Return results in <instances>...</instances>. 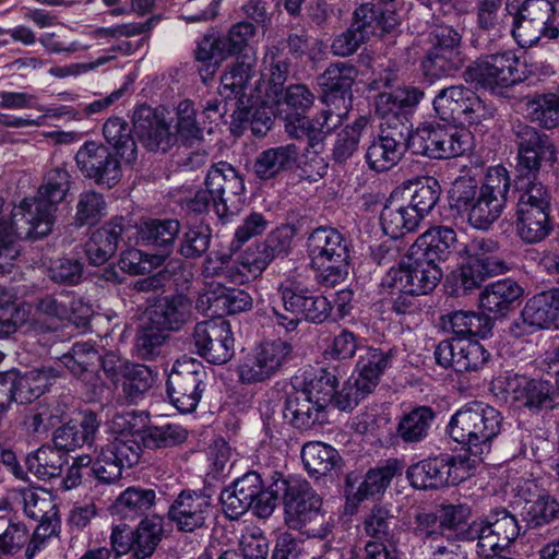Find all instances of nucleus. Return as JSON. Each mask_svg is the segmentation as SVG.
<instances>
[{"instance_id":"obj_4","label":"nucleus","mask_w":559,"mask_h":559,"mask_svg":"<svg viewBox=\"0 0 559 559\" xmlns=\"http://www.w3.org/2000/svg\"><path fill=\"white\" fill-rule=\"evenodd\" d=\"M277 473H274L272 484L265 488L260 474L248 472L234 480L221 492L223 512L230 520H237L249 509L259 518H269L278 499L274 491Z\"/></svg>"},{"instance_id":"obj_44","label":"nucleus","mask_w":559,"mask_h":559,"mask_svg":"<svg viewBox=\"0 0 559 559\" xmlns=\"http://www.w3.org/2000/svg\"><path fill=\"white\" fill-rule=\"evenodd\" d=\"M164 520L158 515L141 520L133 534V556L136 559L151 557L162 540Z\"/></svg>"},{"instance_id":"obj_3","label":"nucleus","mask_w":559,"mask_h":559,"mask_svg":"<svg viewBox=\"0 0 559 559\" xmlns=\"http://www.w3.org/2000/svg\"><path fill=\"white\" fill-rule=\"evenodd\" d=\"M502 416L481 402H473L455 412L449 423L453 440L468 448L474 456L489 452L492 439L501 431Z\"/></svg>"},{"instance_id":"obj_8","label":"nucleus","mask_w":559,"mask_h":559,"mask_svg":"<svg viewBox=\"0 0 559 559\" xmlns=\"http://www.w3.org/2000/svg\"><path fill=\"white\" fill-rule=\"evenodd\" d=\"M433 109L447 122L480 124L493 117L495 109L485 104L473 91L453 85L439 91L433 98Z\"/></svg>"},{"instance_id":"obj_2","label":"nucleus","mask_w":559,"mask_h":559,"mask_svg":"<svg viewBox=\"0 0 559 559\" xmlns=\"http://www.w3.org/2000/svg\"><path fill=\"white\" fill-rule=\"evenodd\" d=\"M276 475L274 491L284 501L285 522L288 527L307 537H326L332 532L333 520L322 509L321 497L305 479Z\"/></svg>"},{"instance_id":"obj_12","label":"nucleus","mask_w":559,"mask_h":559,"mask_svg":"<svg viewBox=\"0 0 559 559\" xmlns=\"http://www.w3.org/2000/svg\"><path fill=\"white\" fill-rule=\"evenodd\" d=\"M510 186L509 173L503 166L488 168L480 199L472 213H468V224L476 229H488L501 216Z\"/></svg>"},{"instance_id":"obj_57","label":"nucleus","mask_w":559,"mask_h":559,"mask_svg":"<svg viewBox=\"0 0 559 559\" xmlns=\"http://www.w3.org/2000/svg\"><path fill=\"white\" fill-rule=\"evenodd\" d=\"M405 191H408V206L414 209L415 213H418L419 217L423 218L438 203L441 188L437 179L426 177L412 187L406 188Z\"/></svg>"},{"instance_id":"obj_31","label":"nucleus","mask_w":559,"mask_h":559,"mask_svg":"<svg viewBox=\"0 0 559 559\" xmlns=\"http://www.w3.org/2000/svg\"><path fill=\"white\" fill-rule=\"evenodd\" d=\"M523 293V288L511 278L493 282L480 293V308L495 318L504 317L519 302Z\"/></svg>"},{"instance_id":"obj_47","label":"nucleus","mask_w":559,"mask_h":559,"mask_svg":"<svg viewBox=\"0 0 559 559\" xmlns=\"http://www.w3.org/2000/svg\"><path fill=\"white\" fill-rule=\"evenodd\" d=\"M445 464L443 456L423 460L412 465L407 471V477L414 488L438 489L447 486L444 476Z\"/></svg>"},{"instance_id":"obj_62","label":"nucleus","mask_w":559,"mask_h":559,"mask_svg":"<svg viewBox=\"0 0 559 559\" xmlns=\"http://www.w3.org/2000/svg\"><path fill=\"white\" fill-rule=\"evenodd\" d=\"M396 526V519L389 507L373 506L364 520V532L367 536L380 542L390 540Z\"/></svg>"},{"instance_id":"obj_54","label":"nucleus","mask_w":559,"mask_h":559,"mask_svg":"<svg viewBox=\"0 0 559 559\" xmlns=\"http://www.w3.org/2000/svg\"><path fill=\"white\" fill-rule=\"evenodd\" d=\"M358 76L357 68L348 62L331 63L322 74L318 76V84L325 94H347Z\"/></svg>"},{"instance_id":"obj_22","label":"nucleus","mask_w":559,"mask_h":559,"mask_svg":"<svg viewBox=\"0 0 559 559\" xmlns=\"http://www.w3.org/2000/svg\"><path fill=\"white\" fill-rule=\"evenodd\" d=\"M559 320V295L556 292H543L530 298L521 319L510 325V333L515 337L532 334L538 330L550 329Z\"/></svg>"},{"instance_id":"obj_19","label":"nucleus","mask_w":559,"mask_h":559,"mask_svg":"<svg viewBox=\"0 0 559 559\" xmlns=\"http://www.w3.org/2000/svg\"><path fill=\"white\" fill-rule=\"evenodd\" d=\"M435 357L439 366L463 373L481 370L489 361L490 353L477 341L456 338L440 342Z\"/></svg>"},{"instance_id":"obj_30","label":"nucleus","mask_w":559,"mask_h":559,"mask_svg":"<svg viewBox=\"0 0 559 559\" xmlns=\"http://www.w3.org/2000/svg\"><path fill=\"white\" fill-rule=\"evenodd\" d=\"M33 224L27 219H15L14 210L12 211V223L10 225L0 226V275H8L16 267V262L21 254L19 240L22 237H43L38 235L35 228H31Z\"/></svg>"},{"instance_id":"obj_36","label":"nucleus","mask_w":559,"mask_h":559,"mask_svg":"<svg viewBox=\"0 0 559 559\" xmlns=\"http://www.w3.org/2000/svg\"><path fill=\"white\" fill-rule=\"evenodd\" d=\"M179 230L180 224L176 219H150L136 226L133 242L160 248L162 252L158 254H165L166 259L173 250Z\"/></svg>"},{"instance_id":"obj_20","label":"nucleus","mask_w":559,"mask_h":559,"mask_svg":"<svg viewBox=\"0 0 559 559\" xmlns=\"http://www.w3.org/2000/svg\"><path fill=\"white\" fill-rule=\"evenodd\" d=\"M424 92L415 86L399 87L392 92L380 93L376 98V115L382 120L380 129L394 130L397 126L412 129L408 112L423 99Z\"/></svg>"},{"instance_id":"obj_49","label":"nucleus","mask_w":559,"mask_h":559,"mask_svg":"<svg viewBox=\"0 0 559 559\" xmlns=\"http://www.w3.org/2000/svg\"><path fill=\"white\" fill-rule=\"evenodd\" d=\"M435 413L430 407L417 406L401 417L396 433L404 442H419L427 437Z\"/></svg>"},{"instance_id":"obj_50","label":"nucleus","mask_w":559,"mask_h":559,"mask_svg":"<svg viewBox=\"0 0 559 559\" xmlns=\"http://www.w3.org/2000/svg\"><path fill=\"white\" fill-rule=\"evenodd\" d=\"M401 474L402 466L397 460H389L384 465L371 468L359 485L355 498L362 501L369 497L383 493L392 479Z\"/></svg>"},{"instance_id":"obj_9","label":"nucleus","mask_w":559,"mask_h":559,"mask_svg":"<svg viewBox=\"0 0 559 559\" xmlns=\"http://www.w3.org/2000/svg\"><path fill=\"white\" fill-rule=\"evenodd\" d=\"M206 371L201 361L183 356L178 359L168 376L167 394L181 413L193 412L205 388Z\"/></svg>"},{"instance_id":"obj_46","label":"nucleus","mask_w":559,"mask_h":559,"mask_svg":"<svg viewBox=\"0 0 559 559\" xmlns=\"http://www.w3.org/2000/svg\"><path fill=\"white\" fill-rule=\"evenodd\" d=\"M519 237L527 243L544 240L551 231L550 211H515Z\"/></svg>"},{"instance_id":"obj_39","label":"nucleus","mask_w":559,"mask_h":559,"mask_svg":"<svg viewBox=\"0 0 559 559\" xmlns=\"http://www.w3.org/2000/svg\"><path fill=\"white\" fill-rule=\"evenodd\" d=\"M156 503L154 489L131 486L124 489L111 506V513L122 519L135 520L148 512Z\"/></svg>"},{"instance_id":"obj_61","label":"nucleus","mask_w":559,"mask_h":559,"mask_svg":"<svg viewBox=\"0 0 559 559\" xmlns=\"http://www.w3.org/2000/svg\"><path fill=\"white\" fill-rule=\"evenodd\" d=\"M368 124L369 118L360 116L353 124L345 127L337 133L332 151V156L335 162L344 163L356 153L362 132Z\"/></svg>"},{"instance_id":"obj_40","label":"nucleus","mask_w":559,"mask_h":559,"mask_svg":"<svg viewBox=\"0 0 559 559\" xmlns=\"http://www.w3.org/2000/svg\"><path fill=\"white\" fill-rule=\"evenodd\" d=\"M456 242V233L444 226L428 229L420 235L413 248L421 257L432 262L445 260Z\"/></svg>"},{"instance_id":"obj_43","label":"nucleus","mask_w":559,"mask_h":559,"mask_svg":"<svg viewBox=\"0 0 559 559\" xmlns=\"http://www.w3.org/2000/svg\"><path fill=\"white\" fill-rule=\"evenodd\" d=\"M122 374V393L127 403L135 404L153 386L155 376L145 365L126 362Z\"/></svg>"},{"instance_id":"obj_45","label":"nucleus","mask_w":559,"mask_h":559,"mask_svg":"<svg viewBox=\"0 0 559 559\" xmlns=\"http://www.w3.org/2000/svg\"><path fill=\"white\" fill-rule=\"evenodd\" d=\"M259 44L258 29L249 22H238L228 32L221 36V49L227 57L233 55L254 53Z\"/></svg>"},{"instance_id":"obj_53","label":"nucleus","mask_w":559,"mask_h":559,"mask_svg":"<svg viewBox=\"0 0 559 559\" xmlns=\"http://www.w3.org/2000/svg\"><path fill=\"white\" fill-rule=\"evenodd\" d=\"M355 21L352 26L365 33L367 37L370 34H382L389 32L395 26V17L392 12H384L381 8L372 3H362L355 10Z\"/></svg>"},{"instance_id":"obj_56","label":"nucleus","mask_w":559,"mask_h":559,"mask_svg":"<svg viewBox=\"0 0 559 559\" xmlns=\"http://www.w3.org/2000/svg\"><path fill=\"white\" fill-rule=\"evenodd\" d=\"M526 114L547 129L559 126V84L556 93L537 95L526 103Z\"/></svg>"},{"instance_id":"obj_13","label":"nucleus","mask_w":559,"mask_h":559,"mask_svg":"<svg viewBox=\"0 0 559 559\" xmlns=\"http://www.w3.org/2000/svg\"><path fill=\"white\" fill-rule=\"evenodd\" d=\"M193 343L198 354L214 365L229 361L235 354V341L230 325L222 317L197 323Z\"/></svg>"},{"instance_id":"obj_6","label":"nucleus","mask_w":559,"mask_h":559,"mask_svg":"<svg viewBox=\"0 0 559 559\" xmlns=\"http://www.w3.org/2000/svg\"><path fill=\"white\" fill-rule=\"evenodd\" d=\"M555 8L548 0H525L513 17L512 35L523 47L548 43L559 36L555 24Z\"/></svg>"},{"instance_id":"obj_15","label":"nucleus","mask_w":559,"mask_h":559,"mask_svg":"<svg viewBox=\"0 0 559 559\" xmlns=\"http://www.w3.org/2000/svg\"><path fill=\"white\" fill-rule=\"evenodd\" d=\"M342 115L335 114L331 109H324L320 115L312 120L305 117H297L295 120L286 123L287 133L296 139H306L307 147L316 154L312 159L316 164V176L323 177L328 171V164L319 156L323 150V140L326 134L332 132L336 127L342 123Z\"/></svg>"},{"instance_id":"obj_23","label":"nucleus","mask_w":559,"mask_h":559,"mask_svg":"<svg viewBox=\"0 0 559 559\" xmlns=\"http://www.w3.org/2000/svg\"><path fill=\"white\" fill-rule=\"evenodd\" d=\"M309 288L296 276H288L278 284L277 294L281 305L272 307L277 325L286 331H294L301 322Z\"/></svg>"},{"instance_id":"obj_10","label":"nucleus","mask_w":559,"mask_h":559,"mask_svg":"<svg viewBox=\"0 0 559 559\" xmlns=\"http://www.w3.org/2000/svg\"><path fill=\"white\" fill-rule=\"evenodd\" d=\"M292 352V345L282 340L260 344L239 361V382L248 385L271 379L290 359Z\"/></svg>"},{"instance_id":"obj_16","label":"nucleus","mask_w":559,"mask_h":559,"mask_svg":"<svg viewBox=\"0 0 559 559\" xmlns=\"http://www.w3.org/2000/svg\"><path fill=\"white\" fill-rule=\"evenodd\" d=\"M205 187L213 194V207L219 217H227L237 211V203L245 192V182L239 171L227 162L211 166Z\"/></svg>"},{"instance_id":"obj_34","label":"nucleus","mask_w":559,"mask_h":559,"mask_svg":"<svg viewBox=\"0 0 559 559\" xmlns=\"http://www.w3.org/2000/svg\"><path fill=\"white\" fill-rule=\"evenodd\" d=\"M298 156L299 148L293 143L266 148L254 160V174L261 180L275 178L290 169Z\"/></svg>"},{"instance_id":"obj_14","label":"nucleus","mask_w":559,"mask_h":559,"mask_svg":"<svg viewBox=\"0 0 559 559\" xmlns=\"http://www.w3.org/2000/svg\"><path fill=\"white\" fill-rule=\"evenodd\" d=\"M430 37L432 47L421 63L425 75L440 78L457 70L463 64L461 35L451 26L439 25Z\"/></svg>"},{"instance_id":"obj_42","label":"nucleus","mask_w":559,"mask_h":559,"mask_svg":"<svg viewBox=\"0 0 559 559\" xmlns=\"http://www.w3.org/2000/svg\"><path fill=\"white\" fill-rule=\"evenodd\" d=\"M301 459L308 473L316 477L328 475L341 460L334 448L320 441L304 444Z\"/></svg>"},{"instance_id":"obj_37","label":"nucleus","mask_w":559,"mask_h":559,"mask_svg":"<svg viewBox=\"0 0 559 559\" xmlns=\"http://www.w3.org/2000/svg\"><path fill=\"white\" fill-rule=\"evenodd\" d=\"M310 259L349 257L348 241L333 227H318L307 239Z\"/></svg>"},{"instance_id":"obj_1","label":"nucleus","mask_w":559,"mask_h":559,"mask_svg":"<svg viewBox=\"0 0 559 559\" xmlns=\"http://www.w3.org/2000/svg\"><path fill=\"white\" fill-rule=\"evenodd\" d=\"M513 131L519 146L520 170L516 211H550V191L537 179V173L543 162L555 160V146L547 135L539 134L531 126L519 122Z\"/></svg>"},{"instance_id":"obj_60","label":"nucleus","mask_w":559,"mask_h":559,"mask_svg":"<svg viewBox=\"0 0 559 559\" xmlns=\"http://www.w3.org/2000/svg\"><path fill=\"white\" fill-rule=\"evenodd\" d=\"M390 353L378 348H368L360 356L357 364V374L354 377L373 390L379 382L380 376L390 366Z\"/></svg>"},{"instance_id":"obj_24","label":"nucleus","mask_w":559,"mask_h":559,"mask_svg":"<svg viewBox=\"0 0 559 559\" xmlns=\"http://www.w3.org/2000/svg\"><path fill=\"white\" fill-rule=\"evenodd\" d=\"M394 130L380 129V134L369 146L366 153L368 166L378 173L393 168L402 158L407 147L406 128L397 126Z\"/></svg>"},{"instance_id":"obj_5","label":"nucleus","mask_w":559,"mask_h":559,"mask_svg":"<svg viewBox=\"0 0 559 559\" xmlns=\"http://www.w3.org/2000/svg\"><path fill=\"white\" fill-rule=\"evenodd\" d=\"M71 186V176L61 165L48 170L38 189L37 197L24 199L14 207V217L27 219L38 235H48L53 224L56 204L64 200Z\"/></svg>"},{"instance_id":"obj_17","label":"nucleus","mask_w":559,"mask_h":559,"mask_svg":"<svg viewBox=\"0 0 559 559\" xmlns=\"http://www.w3.org/2000/svg\"><path fill=\"white\" fill-rule=\"evenodd\" d=\"M474 539L481 557L498 555L508 548L520 534L518 520L506 509L493 510L485 523H477Z\"/></svg>"},{"instance_id":"obj_52","label":"nucleus","mask_w":559,"mask_h":559,"mask_svg":"<svg viewBox=\"0 0 559 559\" xmlns=\"http://www.w3.org/2000/svg\"><path fill=\"white\" fill-rule=\"evenodd\" d=\"M442 319L457 336L485 337L492 329L491 320L487 316L475 311L459 310L444 316Z\"/></svg>"},{"instance_id":"obj_11","label":"nucleus","mask_w":559,"mask_h":559,"mask_svg":"<svg viewBox=\"0 0 559 559\" xmlns=\"http://www.w3.org/2000/svg\"><path fill=\"white\" fill-rule=\"evenodd\" d=\"M465 79L492 93H501L522 81L520 60L510 50L487 55L465 71Z\"/></svg>"},{"instance_id":"obj_33","label":"nucleus","mask_w":559,"mask_h":559,"mask_svg":"<svg viewBox=\"0 0 559 559\" xmlns=\"http://www.w3.org/2000/svg\"><path fill=\"white\" fill-rule=\"evenodd\" d=\"M257 56L243 53L228 66L221 75L218 92L226 99H238L243 104V97L250 80L254 75Z\"/></svg>"},{"instance_id":"obj_28","label":"nucleus","mask_w":559,"mask_h":559,"mask_svg":"<svg viewBox=\"0 0 559 559\" xmlns=\"http://www.w3.org/2000/svg\"><path fill=\"white\" fill-rule=\"evenodd\" d=\"M511 386L512 400L531 412L552 409L558 393L549 381L514 377Z\"/></svg>"},{"instance_id":"obj_35","label":"nucleus","mask_w":559,"mask_h":559,"mask_svg":"<svg viewBox=\"0 0 559 559\" xmlns=\"http://www.w3.org/2000/svg\"><path fill=\"white\" fill-rule=\"evenodd\" d=\"M150 321L163 331L179 330L191 316V302L182 295L165 298L150 311Z\"/></svg>"},{"instance_id":"obj_64","label":"nucleus","mask_w":559,"mask_h":559,"mask_svg":"<svg viewBox=\"0 0 559 559\" xmlns=\"http://www.w3.org/2000/svg\"><path fill=\"white\" fill-rule=\"evenodd\" d=\"M206 300L211 307L215 308V312L223 310L228 314L248 311L253 305L251 296L238 288L219 287L217 293H213V296L207 295Z\"/></svg>"},{"instance_id":"obj_26","label":"nucleus","mask_w":559,"mask_h":559,"mask_svg":"<svg viewBox=\"0 0 559 559\" xmlns=\"http://www.w3.org/2000/svg\"><path fill=\"white\" fill-rule=\"evenodd\" d=\"M60 376V364L34 368L23 374L8 372L4 374L12 386L14 401L21 404L31 403L41 396L48 386Z\"/></svg>"},{"instance_id":"obj_29","label":"nucleus","mask_w":559,"mask_h":559,"mask_svg":"<svg viewBox=\"0 0 559 559\" xmlns=\"http://www.w3.org/2000/svg\"><path fill=\"white\" fill-rule=\"evenodd\" d=\"M404 192H393L385 202L380 221L385 235L399 238L414 231L420 222L418 213L403 200Z\"/></svg>"},{"instance_id":"obj_7","label":"nucleus","mask_w":559,"mask_h":559,"mask_svg":"<svg viewBox=\"0 0 559 559\" xmlns=\"http://www.w3.org/2000/svg\"><path fill=\"white\" fill-rule=\"evenodd\" d=\"M442 277L437 262L427 260L413 251L406 260L386 273L383 285L397 293L419 296L432 292Z\"/></svg>"},{"instance_id":"obj_51","label":"nucleus","mask_w":559,"mask_h":559,"mask_svg":"<svg viewBox=\"0 0 559 559\" xmlns=\"http://www.w3.org/2000/svg\"><path fill=\"white\" fill-rule=\"evenodd\" d=\"M483 192V183L479 185L478 180L469 175L460 176L456 178L449 190V202L452 209L466 216L468 221V213L478 203Z\"/></svg>"},{"instance_id":"obj_25","label":"nucleus","mask_w":559,"mask_h":559,"mask_svg":"<svg viewBox=\"0 0 559 559\" xmlns=\"http://www.w3.org/2000/svg\"><path fill=\"white\" fill-rule=\"evenodd\" d=\"M133 129L140 142L150 151H166L175 141L163 112L142 105L133 114Z\"/></svg>"},{"instance_id":"obj_32","label":"nucleus","mask_w":559,"mask_h":559,"mask_svg":"<svg viewBox=\"0 0 559 559\" xmlns=\"http://www.w3.org/2000/svg\"><path fill=\"white\" fill-rule=\"evenodd\" d=\"M325 411L324 407H318L309 395L295 385L294 391L287 395L283 415L295 428L310 429L326 420Z\"/></svg>"},{"instance_id":"obj_55","label":"nucleus","mask_w":559,"mask_h":559,"mask_svg":"<svg viewBox=\"0 0 559 559\" xmlns=\"http://www.w3.org/2000/svg\"><path fill=\"white\" fill-rule=\"evenodd\" d=\"M498 264L497 261H487L484 265L478 260L467 257L457 272L453 274L456 287L464 292L478 288L487 277L500 274L497 269Z\"/></svg>"},{"instance_id":"obj_59","label":"nucleus","mask_w":559,"mask_h":559,"mask_svg":"<svg viewBox=\"0 0 559 559\" xmlns=\"http://www.w3.org/2000/svg\"><path fill=\"white\" fill-rule=\"evenodd\" d=\"M24 513L29 519H52L57 515V506L52 495L41 488H22L19 490Z\"/></svg>"},{"instance_id":"obj_18","label":"nucleus","mask_w":559,"mask_h":559,"mask_svg":"<svg viewBox=\"0 0 559 559\" xmlns=\"http://www.w3.org/2000/svg\"><path fill=\"white\" fill-rule=\"evenodd\" d=\"M108 146L85 142L76 152L75 160L80 170L98 185L115 186L122 177L121 164Z\"/></svg>"},{"instance_id":"obj_27","label":"nucleus","mask_w":559,"mask_h":559,"mask_svg":"<svg viewBox=\"0 0 559 559\" xmlns=\"http://www.w3.org/2000/svg\"><path fill=\"white\" fill-rule=\"evenodd\" d=\"M210 508V497L181 491L169 507L168 516L179 531L193 532L204 525Z\"/></svg>"},{"instance_id":"obj_58","label":"nucleus","mask_w":559,"mask_h":559,"mask_svg":"<svg viewBox=\"0 0 559 559\" xmlns=\"http://www.w3.org/2000/svg\"><path fill=\"white\" fill-rule=\"evenodd\" d=\"M63 463L64 455L50 445H41L26 459L28 471L39 479L59 476Z\"/></svg>"},{"instance_id":"obj_21","label":"nucleus","mask_w":559,"mask_h":559,"mask_svg":"<svg viewBox=\"0 0 559 559\" xmlns=\"http://www.w3.org/2000/svg\"><path fill=\"white\" fill-rule=\"evenodd\" d=\"M136 237V225L122 216L115 217L96 229L86 243V255L94 265L106 263L120 242L131 245Z\"/></svg>"},{"instance_id":"obj_38","label":"nucleus","mask_w":559,"mask_h":559,"mask_svg":"<svg viewBox=\"0 0 559 559\" xmlns=\"http://www.w3.org/2000/svg\"><path fill=\"white\" fill-rule=\"evenodd\" d=\"M299 390L305 392L318 404V407H326L332 404L335 389L337 385V378L334 373L326 369L319 368L318 370H305L299 381L296 377V384Z\"/></svg>"},{"instance_id":"obj_63","label":"nucleus","mask_w":559,"mask_h":559,"mask_svg":"<svg viewBox=\"0 0 559 559\" xmlns=\"http://www.w3.org/2000/svg\"><path fill=\"white\" fill-rule=\"evenodd\" d=\"M439 132H441V126L430 123H424L417 127L415 131L409 129L406 139L407 147L411 148L414 154L424 155L429 158H438Z\"/></svg>"},{"instance_id":"obj_48","label":"nucleus","mask_w":559,"mask_h":559,"mask_svg":"<svg viewBox=\"0 0 559 559\" xmlns=\"http://www.w3.org/2000/svg\"><path fill=\"white\" fill-rule=\"evenodd\" d=\"M469 514V509L465 506H448L442 510L439 521L447 540H474L472 532L477 523H467Z\"/></svg>"},{"instance_id":"obj_41","label":"nucleus","mask_w":559,"mask_h":559,"mask_svg":"<svg viewBox=\"0 0 559 559\" xmlns=\"http://www.w3.org/2000/svg\"><path fill=\"white\" fill-rule=\"evenodd\" d=\"M103 133L106 141L112 145L126 165H133L136 162V143L131 136V131L126 120L119 117L109 118L103 127Z\"/></svg>"}]
</instances>
